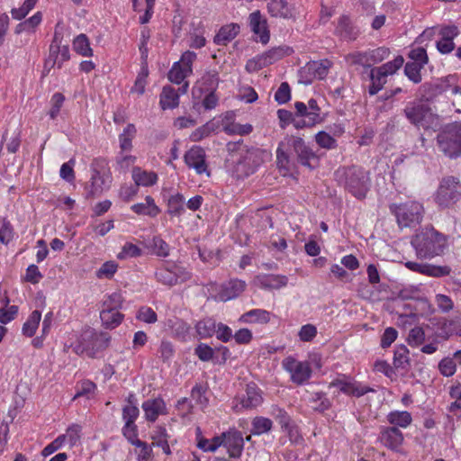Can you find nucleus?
<instances>
[{
	"label": "nucleus",
	"instance_id": "obj_1",
	"mask_svg": "<svg viewBox=\"0 0 461 461\" xmlns=\"http://www.w3.org/2000/svg\"><path fill=\"white\" fill-rule=\"evenodd\" d=\"M411 245L419 258H432L444 253L447 240L434 228H424L412 238Z\"/></svg>",
	"mask_w": 461,
	"mask_h": 461
},
{
	"label": "nucleus",
	"instance_id": "obj_2",
	"mask_svg": "<svg viewBox=\"0 0 461 461\" xmlns=\"http://www.w3.org/2000/svg\"><path fill=\"white\" fill-rule=\"evenodd\" d=\"M335 175L339 184L353 196L357 199L366 197L370 188V176L364 168L352 166L337 170Z\"/></svg>",
	"mask_w": 461,
	"mask_h": 461
},
{
	"label": "nucleus",
	"instance_id": "obj_3",
	"mask_svg": "<svg viewBox=\"0 0 461 461\" xmlns=\"http://www.w3.org/2000/svg\"><path fill=\"white\" fill-rule=\"evenodd\" d=\"M389 210L395 216L396 221L402 229L419 224L422 220L424 212L422 204L415 201L392 203L389 206Z\"/></svg>",
	"mask_w": 461,
	"mask_h": 461
},
{
	"label": "nucleus",
	"instance_id": "obj_4",
	"mask_svg": "<svg viewBox=\"0 0 461 461\" xmlns=\"http://www.w3.org/2000/svg\"><path fill=\"white\" fill-rule=\"evenodd\" d=\"M264 152L259 149L240 150L234 161L233 173L237 178H244L252 175L263 163Z\"/></svg>",
	"mask_w": 461,
	"mask_h": 461
},
{
	"label": "nucleus",
	"instance_id": "obj_5",
	"mask_svg": "<svg viewBox=\"0 0 461 461\" xmlns=\"http://www.w3.org/2000/svg\"><path fill=\"white\" fill-rule=\"evenodd\" d=\"M107 166L104 158H95L91 164L92 176L85 186L86 197L94 198L100 195L104 189L110 187L112 177L110 175L101 174V169Z\"/></svg>",
	"mask_w": 461,
	"mask_h": 461
},
{
	"label": "nucleus",
	"instance_id": "obj_6",
	"mask_svg": "<svg viewBox=\"0 0 461 461\" xmlns=\"http://www.w3.org/2000/svg\"><path fill=\"white\" fill-rule=\"evenodd\" d=\"M461 198V184L453 176L443 177L435 194V201L440 207H449Z\"/></svg>",
	"mask_w": 461,
	"mask_h": 461
},
{
	"label": "nucleus",
	"instance_id": "obj_7",
	"mask_svg": "<svg viewBox=\"0 0 461 461\" xmlns=\"http://www.w3.org/2000/svg\"><path fill=\"white\" fill-rule=\"evenodd\" d=\"M440 151L453 158L461 155V123L449 125L447 130L438 136Z\"/></svg>",
	"mask_w": 461,
	"mask_h": 461
},
{
	"label": "nucleus",
	"instance_id": "obj_8",
	"mask_svg": "<svg viewBox=\"0 0 461 461\" xmlns=\"http://www.w3.org/2000/svg\"><path fill=\"white\" fill-rule=\"evenodd\" d=\"M154 276L158 283L167 286H174L191 278L190 273L185 267L172 262L158 267Z\"/></svg>",
	"mask_w": 461,
	"mask_h": 461
},
{
	"label": "nucleus",
	"instance_id": "obj_9",
	"mask_svg": "<svg viewBox=\"0 0 461 461\" xmlns=\"http://www.w3.org/2000/svg\"><path fill=\"white\" fill-rule=\"evenodd\" d=\"M333 63L328 59L311 60L300 69L301 81L306 85L312 84L315 79H324Z\"/></svg>",
	"mask_w": 461,
	"mask_h": 461
},
{
	"label": "nucleus",
	"instance_id": "obj_10",
	"mask_svg": "<svg viewBox=\"0 0 461 461\" xmlns=\"http://www.w3.org/2000/svg\"><path fill=\"white\" fill-rule=\"evenodd\" d=\"M282 366L290 374L291 381L297 385L303 384L312 376V371L307 361H298L293 357H288L283 360Z\"/></svg>",
	"mask_w": 461,
	"mask_h": 461
},
{
	"label": "nucleus",
	"instance_id": "obj_11",
	"mask_svg": "<svg viewBox=\"0 0 461 461\" xmlns=\"http://www.w3.org/2000/svg\"><path fill=\"white\" fill-rule=\"evenodd\" d=\"M329 387H337L341 393L355 397H361L369 392L375 391L369 386L362 385L360 383L352 381L345 375H339L330 383Z\"/></svg>",
	"mask_w": 461,
	"mask_h": 461
},
{
	"label": "nucleus",
	"instance_id": "obj_12",
	"mask_svg": "<svg viewBox=\"0 0 461 461\" xmlns=\"http://www.w3.org/2000/svg\"><path fill=\"white\" fill-rule=\"evenodd\" d=\"M238 402L234 406L236 411L242 410H252L261 405L263 402L262 391L255 383H250L246 385L245 393L236 399Z\"/></svg>",
	"mask_w": 461,
	"mask_h": 461
},
{
	"label": "nucleus",
	"instance_id": "obj_13",
	"mask_svg": "<svg viewBox=\"0 0 461 461\" xmlns=\"http://www.w3.org/2000/svg\"><path fill=\"white\" fill-rule=\"evenodd\" d=\"M429 112L430 109L428 105L417 101L409 102L403 109L406 119L416 127L425 125Z\"/></svg>",
	"mask_w": 461,
	"mask_h": 461
},
{
	"label": "nucleus",
	"instance_id": "obj_14",
	"mask_svg": "<svg viewBox=\"0 0 461 461\" xmlns=\"http://www.w3.org/2000/svg\"><path fill=\"white\" fill-rule=\"evenodd\" d=\"M224 447L227 449L230 458H239L241 456L244 449V438L242 433L236 429H230L223 432Z\"/></svg>",
	"mask_w": 461,
	"mask_h": 461
},
{
	"label": "nucleus",
	"instance_id": "obj_15",
	"mask_svg": "<svg viewBox=\"0 0 461 461\" xmlns=\"http://www.w3.org/2000/svg\"><path fill=\"white\" fill-rule=\"evenodd\" d=\"M456 75H448L433 82L425 83L421 86L424 95L428 100L450 91L451 86L455 83Z\"/></svg>",
	"mask_w": 461,
	"mask_h": 461
},
{
	"label": "nucleus",
	"instance_id": "obj_16",
	"mask_svg": "<svg viewBox=\"0 0 461 461\" xmlns=\"http://www.w3.org/2000/svg\"><path fill=\"white\" fill-rule=\"evenodd\" d=\"M378 440L388 449L397 452L403 443V434L396 427H382Z\"/></svg>",
	"mask_w": 461,
	"mask_h": 461
},
{
	"label": "nucleus",
	"instance_id": "obj_17",
	"mask_svg": "<svg viewBox=\"0 0 461 461\" xmlns=\"http://www.w3.org/2000/svg\"><path fill=\"white\" fill-rule=\"evenodd\" d=\"M288 144L297 156L298 161L304 167L312 168V159H316L314 152L305 144L304 140L300 137H291Z\"/></svg>",
	"mask_w": 461,
	"mask_h": 461
},
{
	"label": "nucleus",
	"instance_id": "obj_18",
	"mask_svg": "<svg viewBox=\"0 0 461 461\" xmlns=\"http://www.w3.org/2000/svg\"><path fill=\"white\" fill-rule=\"evenodd\" d=\"M405 266L408 269L429 276L442 277L448 276L451 268L447 266H435L427 263L407 261Z\"/></svg>",
	"mask_w": 461,
	"mask_h": 461
},
{
	"label": "nucleus",
	"instance_id": "obj_19",
	"mask_svg": "<svg viewBox=\"0 0 461 461\" xmlns=\"http://www.w3.org/2000/svg\"><path fill=\"white\" fill-rule=\"evenodd\" d=\"M185 162L189 167L195 170L199 175L206 172L207 176H210L207 171V165L205 162V154L202 148L193 147L185 154Z\"/></svg>",
	"mask_w": 461,
	"mask_h": 461
},
{
	"label": "nucleus",
	"instance_id": "obj_20",
	"mask_svg": "<svg viewBox=\"0 0 461 461\" xmlns=\"http://www.w3.org/2000/svg\"><path fill=\"white\" fill-rule=\"evenodd\" d=\"M247 285L246 282L238 278L230 279L221 285L217 297L221 302H227L237 298L243 293Z\"/></svg>",
	"mask_w": 461,
	"mask_h": 461
},
{
	"label": "nucleus",
	"instance_id": "obj_21",
	"mask_svg": "<svg viewBox=\"0 0 461 461\" xmlns=\"http://www.w3.org/2000/svg\"><path fill=\"white\" fill-rule=\"evenodd\" d=\"M249 23L251 31L259 36L260 42L267 44L270 40V34L267 20L262 17L260 11L257 10L249 14Z\"/></svg>",
	"mask_w": 461,
	"mask_h": 461
},
{
	"label": "nucleus",
	"instance_id": "obj_22",
	"mask_svg": "<svg viewBox=\"0 0 461 461\" xmlns=\"http://www.w3.org/2000/svg\"><path fill=\"white\" fill-rule=\"evenodd\" d=\"M141 408L144 411L145 419L149 422L156 421L159 415L167 413L166 403L160 397L146 400L143 402Z\"/></svg>",
	"mask_w": 461,
	"mask_h": 461
},
{
	"label": "nucleus",
	"instance_id": "obj_23",
	"mask_svg": "<svg viewBox=\"0 0 461 461\" xmlns=\"http://www.w3.org/2000/svg\"><path fill=\"white\" fill-rule=\"evenodd\" d=\"M267 12L272 17L292 19L294 17V8L286 0H270L267 5Z\"/></svg>",
	"mask_w": 461,
	"mask_h": 461
},
{
	"label": "nucleus",
	"instance_id": "obj_24",
	"mask_svg": "<svg viewBox=\"0 0 461 461\" xmlns=\"http://www.w3.org/2000/svg\"><path fill=\"white\" fill-rule=\"evenodd\" d=\"M305 400L313 411L321 413L331 407V402L323 392H311L307 390Z\"/></svg>",
	"mask_w": 461,
	"mask_h": 461
},
{
	"label": "nucleus",
	"instance_id": "obj_25",
	"mask_svg": "<svg viewBox=\"0 0 461 461\" xmlns=\"http://www.w3.org/2000/svg\"><path fill=\"white\" fill-rule=\"evenodd\" d=\"M240 25L233 23L221 26L214 36L213 42L216 45L226 46L240 33Z\"/></svg>",
	"mask_w": 461,
	"mask_h": 461
},
{
	"label": "nucleus",
	"instance_id": "obj_26",
	"mask_svg": "<svg viewBox=\"0 0 461 461\" xmlns=\"http://www.w3.org/2000/svg\"><path fill=\"white\" fill-rule=\"evenodd\" d=\"M179 104V93L167 85L162 88L159 95V105L162 110L174 109Z\"/></svg>",
	"mask_w": 461,
	"mask_h": 461
},
{
	"label": "nucleus",
	"instance_id": "obj_27",
	"mask_svg": "<svg viewBox=\"0 0 461 461\" xmlns=\"http://www.w3.org/2000/svg\"><path fill=\"white\" fill-rule=\"evenodd\" d=\"M257 282L264 289H279L288 283V278L282 275H261L257 276Z\"/></svg>",
	"mask_w": 461,
	"mask_h": 461
},
{
	"label": "nucleus",
	"instance_id": "obj_28",
	"mask_svg": "<svg viewBox=\"0 0 461 461\" xmlns=\"http://www.w3.org/2000/svg\"><path fill=\"white\" fill-rule=\"evenodd\" d=\"M271 313L263 309H253L244 312L239 318L241 323H268Z\"/></svg>",
	"mask_w": 461,
	"mask_h": 461
},
{
	"label": "nucleus",
	"instance_id": "obj_29",
	"mask_svg": "<svg viewBox=\"0 0 461 461\" xmlns=\"http://www.w3.org/2000/svg\"><path fill=\"white\" fill-rule=\"evenodd\" d=\"M336 33L345 40L352 41L357 38L358 32L353 26L350 19L346 15H342L339 19Z\"/></svg>",
	"mask_w": 461,
	"mask_h": 461
},
{
	"label": "nucleus",
	"instance_id": "obj_30",
	"mask_svg": "<svg viewBox=\"0 0 461 461\" xmlns=\"http://www.w3.org/2000/svg\"><path fill=\"white\" fill-rule=\"evenodd\" d=\"M410 351L403 344L397 345L393 354V366L396 369L408 370L411 366Z\"/></svg>",
	"mask_w": 461,
	"mask_h": 461
},
{
	"label": "nucleus",
	"instance_id": "obj_31",
	"mask_svg": "<svg viewBox=\"0 0 461 461\" xmlns=\"http://www.w3.org/2000/svg\"><path fill=\"white\" fill-rule=\"evenodd\" d=\"M132 179L136 186H150L157 183L158 176L154 172H148L136 167L132 169Z\"/></svg>",
	"mask_w": 461,
	"mask_h": 461
},
{
	"label": "nucleus",
	"instance_id": "obj_32",
	"mask_svg": "<svg viewBox=\"0 0 461 461\" xmlns=\"http://www.w3.org/2000/svg\"><path fill=\"white\" fill-rule=\"evenodd\" d=\"M294 50L287 45H280L274 47L269 50L262 53L267 66L282 59L285 57L290 56Z\"/></svg>",
	"mask_w": 461,
	"mask_h": 461
},
{
	"label": "nucleus",
	"instance_id": "obj_33",
	"mask_svg": "<svg viewBox=\"0 0 461 461\" xmlns=\"http://www.w3.org/2000/svg\"><path fill=\"white\" fill-rule=\"evenodd\" d=\"M100 319L104 328L113 330L121 324L123 315L116 310L103 308L100 312Z\"/></svg>",
	"mask_w": 461,
	"mask_h": 461
},
{
	"label": "nucleus",
	"instance_id": "obj_34",
	"mask_svg": "<svg viewBox=\"0 0 461 461\" xmlns=\"http://www.w3.org/2000/svg\"><path fill=\"white\" fill-rule=\"evenodd\" d=\"M131 209L137 214L149 215L150 217H155L159 212V209L155 204L154 199L149 195L146 196L144 203H135L131 205Z\"/></svg>",
	"mask_w": 461,
	"mask_h": 461
},
{
	"label": "nucleus",
	"instance_id": "obj_35",
	"mask_svg": "<svg viewBox=\"0 0 461 461\" xmlns=\"http://www.w3.org/2000/svg\"><path fill=\"white\" fill-rule=\"evenodd\" d=\"M185 197L183 194L176 193L169 196L167 200V212L171 216H180L185 212Z\"/></svg>",
	"mask_w": 461,
	"mask_h": 461
},
{
	"label": "nucleus",
	"instance_id": "obj_36",
	"mask_svg": "<svg viewBox=\"0 0 461 461\" xmlns=\"http://www.w3.org/2000/svg\"><path fill=\"white\" fill-rule=\"evenodd\" d=\"M453 335L461 337V323L455 320L444 321L438 328V336L443 339H447Z\"/></svg>",
	"mask_w": 461,
	"mask_h": 461
},
{
	"label": "nucleus",
	"instance_id": "obj_37",
	"mask_svg": "<svg viewBox=\"0 0 461 461\" xmlns=\"http://www.w3.org/2000/svg\"><path fill=\"white\" fill-rule=\"evenodd\" d=\"M216 321L212 318H204L195 324V330L201 339L211 338L215 333Z\"/></svg>",
	"mask_w": 461,
	"mask_h": 461
},
{
	"label": "nucleus",
	"instance_id": "obj_38",
	"mask_svg": "<svg viewBox=\"0 0 461 461\" xmlns=\"http://www.w3.org/2000/svg\"><path fill=\"white\" fill-rule=\"evenodd\" d=\"M387 420L392 427L407 428L412 421L411 415L407 411H394L387 415Z\"/></svg>",
	"mask_w": 461,
	"mask_h": 461
},
{
	"label": "nucleus",
	"instance_id": "obj_39",
	"mask_svg": "<svg viewBox=\"0 0 461 461\" xmlns=\"http://www.w3.org/2000/svg\"><path fill=\"white\" fill-rule=\"evenodd\" d=\"M41 319V312L38 310L33 311L28 317L27 321L23 325V335L28 338H32L35 334L39 327Z\"/></svg>",
	"mask_w": 461,
	"mask_h": 461
},
{
	"label": "nucleus",
	"instance_id": "obj_40",
	"mask_svg": "<svg viewBox=\"0 0 461 461\" xmlns=\"http://www.w3.org/2000/svg\"><path fill=\"white\" fill-rule=\"evenodd\" d=\"M273 428V421L263 416H257L251 421V434L262 435L268 433Z\"/></svg>",
	"mask_w": 461,
	"mask_h": 461
},
{
	"label": "nucleus",
	"instance_id": "obj_41",
	"mask_svg": "<svg viewBox=\"0 0 461 461\" xmlns=\"http://www.w3.org/2000/svg\"><path fill=\"white\" fill-rule=\"evenodd\" d=\"M368 77L371 81L368 87V94L370 95H376L387 82V77L382 76L380 72L375 71V68L369 69Z\"/></svg>",
	"mask_w": 461,
	"mask_h": 461
},
{
	"label": "nucleus",
	"instance_id": "obj_42",
	"mask_svg": "<svg viewBox=\"0 0 461 461\" xmlns=\"http://www.w3.org/2000/svg\"><path fill=\"white\" fill-rule=\"evenodd\" d=\"M404 59L402 56H397L393 60L388 61L380 67L375 68V71L380 72L382 76L386 77L393 75L402 65Z\"/></svg>",
	"mask_w": 461,
	"mask_h": 461
},
{
	"label": "nucleus",
	"instance_id": "obj_43",
	"mask_svg": "<svg viewBox=\"0 0 461 461\" xmlns=\"http://www.w3.org/2000/svg\"><path fill=\"white\" fill-rule=\"evenodd\" d=\"M136 134V128L133 124H128L123 132L119 135L120 148L122 151L131 150L132 139Z\"/></svg>",
	"mask_w": 461,
	"mask_h": 461
},
{
	"label": "nucleus",
	"instance_id": "obj_44",
	"mask_svg": "<svg viewBox=\"0 0 461 461\" xmlns=\"http://www.w3.org/2000/svg\"><path fill=\"white\" fill-rule=\"evenodd\" d=\"M73 48L75 51L84 57H91L93 50L90 48V43L85 34H79L73 41Z\"/></svg>",
	"mask_w": 461,
	"mask_h": 461
},
{
	"label": "nucleus",
	"instance_id": "obj_45",
	"mask_svg": "<svg viewBox=\"0 0 461 461\" xmlns=\"http://www.w3.org/2000/svg\"><path fill=\"white\" fill-rule=\"evenodd\" d=\"M191 74V72H187L186 69L181 66V62H175L168 72V80L174 84L180 85L185 78Z\"/></svg>",
	"mask_w": 461,
	"mask_h": 461
},
{
	"label": "nucleus",
	"instance_id": "obj_46",
	"mask_svg": "<svg viewBox=\"0 0 461 461\" xmlns=\"http://www.w3.org/2000/svg\"><path fill=\"white\" fill-rule=\"evenodd\" d=\"M346 60L353 65H360L370 69L372 68V63L369 59L368 50L365 52L356 51L350 53L346 57Z\"/></svg>",
	"mask_w": 461,
	"mask_h": 461
},
{
	"label": "nucleus",
	"instance_id": "obj_47",
	"mask_svg": "<svg viewBox=\"0 0 461 461\" xmlns=\"http://www.w3.org/2000/svg\"><path fill=\"white\" fill-rule=\"evenodd\" d=\"M424 66L415 62H407L404 67V74L414 84H419L422 79L420 70Z\"/></svg>",
	"mask_w": 461,
	"mask_h": 461
},
{
	"label": "nucleus",
	"instance_id": "obj_48",
	"mask_svg": "<svg viewBox=\"0 0 461 461\" xmlns=\"http://www.w3.org/2000/svg\"><path fill=\"white\" fill-rule=\"evenodd\" d=\"M284 146L285 144L283 142L278 145L276 149V163L280 169H284L288 172L292 169L293 163L288 154L284 149Z\"/></svg>",
	"mask_w": 461,
	"mask_h": 461
},
{
	"label": "nucleus",
	"instance_id": "obj_49",
	"mask_svg": "<svg viewBox=\"0 0 461 461\" xmlns=\"http://www.w3.org/2000/svg\"><path fill=\"white\" fill-rule=\"evenodd\" d=\"M149 75V70L147 66H142L140 71L139 72L137 78L135 80L134 86L131 88V92L137 93L139 95H141L145 92V86L147 84V77Z\"/></svg>",
	"mask_w": 461,
	"mask_h": 461
},
{
	"label": "nucleus",
	"instance_id": "obj_50",
	"mask_svg": "<svg viewBox=\"0 0 461 461\" xmlns=\"http://www.w3.org/2000/svg\"><path fill=\"white\" fill-rule=\"evenodd\" d=\"M65 102V96L61 93H55L50 98V109L49 111V115L51 120H55L63 104Z\"/></svg>",
	"mask_w": 461,
	"mask_h": 461
},
{
	"label": "nucleus",
	"instance_id": "obj_51",
	"mask_svg": "<svg viewBox=\"0 0 461 461\" xmlns=\"http://www.w3.org/2000/svg\"><path fill=\"white\" fill-rule=\"evenodd\" d=\"M38 0H25L19 8H13L11 14L14 19L22 20L32 11L36 5Z\"/></svg>",
	"mask_w": 461,
	"mask_h": 461
},
{
	"label": "nucleus",
	"instance_id": "obj_52",
	"mask_svg": "<svg viewBox=\"0 0 461 461\" xmlns=\"http://www.w3.org/2000/svg\"><path fill=\"white\" fill-rule=\"evenodd\" d=\"M407 341L411 347H419L425 341V331L421 327L412 328L408 335Z\"/></svg>",
	"mask_w": 461,
	"mask_h": 461
},
{
	"label": "nucleus",
	"instance_id": "obj_53",
	"mask_svg": "<svg viewBox=\"0 0 461 461\" xmlns=\"http://www.w3.org/2000/svg\"><path fill=\"white\" fill-rule=\"evenodd\" d=\"M214 352L212 347L205 343H200L194 348V354L197 357L203 362H208L214 359Z\"/></svg>",
	"mask_w": 461,
	"mask_h": 461
},
{
	"label": "nucleus",
	"instance_id": "obj_54",
	"mask_svg": "<svg viewBox=\"0 0 461 461\" xmlns=\"http://www.w3.org/2000/svg\"><path fill=\"white\" fill-rule=\"evenodd\" d=\"M0 242L7 245L14 239V229L5 218L0 221Z\"/></svg>",
	"mask_w": 461,
	"mask_h": 461
},
{
	"label": "nucleus",
	"instance_id": "obj_55",
	"mask_svg": "<svg viewBox=\"0 0 461 461\" xmlns=\"http://www.w3.org/2000/svg\"><path fill=\"white\" fill-rule=\"evenodd\" d=\"M172 331L179 339L185 340L189 335L190 326L183 320H176L171 326Z\"/></svg>",
	"mask_w": 461,
	"mask_h": 461
},
{
	"label": "nucleus",
	"instance_id": "obj_56",
	"mask_svg": "<svg viewBox=\"0 0 461 461\" xmlns=\"http://www.w3.org/2000/svg\"><path fill=\"white\" fill-rule=\"evenodd\" d=\"M438 370L440 374L444 376H452L456 370V366L454 358L445 357L441 359L440 362L438 363Z\"/></svg>",
	"mask_w": 461,
	"mask_h": 461
},
{
	"label": "nucleus",
	"instance_id": "obj_57",
	"mask_svg": "<svg viewBox=\"0 0 461 461\" xmlns=\"http://www.w3.org/2000/svg\"><path fill=\"white\" fill-rule=\"evenodd\" d=\"M189 37V47L194 49H201L206 44V39L203 35V32L200 29H194L193 32L188 33Z\"/></svg>",
	"mask_w": 461,
	"mask_h": 461
},
{
	"label": "nucleus",
	"instance_id": "obj_58",
	"mask_svg": "<svg viewBox=\"0 0 461 461\" xmlns=\"http://www.w3.org/2000/svg\"><path fill=\"white\" fill-rule=\"evenodd\" d=\"M118 265L114 261H106L96 271L98 278H112L117 270Z\"/></svg>",
	"mask_w": 461,
	"mask_h": 461
},
{
	"label": "nucleus",
	"instance_id": "obj_59",
	"mask_svg": "<svg viewBox=\"0 0 461 461\" xmlns=\"http://www.w3.org/2000/svg\"><path fill=\"white\" fill-rule=\"evenodd\" d=\"M435 303L438 308V310L443 313H447L454 308V303L452 299L442 294H438L435 295Z\"/></svg>",
	"mask_w": 461,
	"mask_h": 461
},
{
	"label": "nucleus",
	"instance_id": "obj_60",
	"mask_svg": "<svg viewBox=\"0 0 461 461\" xmlns=\"http://www.w3.org/2000/svg\"><path fill=\"white\" fill-rule=\"evenodd\" d=\"M205 387L201 384H196L191 391V398L195 402V403L201 405L202 407H205L208 403V399L205 396Z\"/></svg>",
	"mask_w": 461,
	"mask_h": 461
},
{
	"label": "nucleus",
	"instance_id": "obj_61",
	"mask_svg": "<svg viewBox=\"0 0 461 461\" xmlns=\"http://www.w3.org/2000/svg\"><path fill=\"white\" fill-rule=\"evenodd\" d=\"M141 255V249L132 243L127 242L122 249V251L118 254L119 259H125L128 258H137Z\"/></svg>",
	"mask_w": 461,
	"mask_h": 461
},
{
	"label": "nucleus",
	"instance_id": "obj_62",
	"mask_svg": "<svg viewBox=\"0 0 461 461\" xmlns=\"http://www.w3.org/2000/svg\"><path fill=\"white\" fill-rule=\"evenodd\" d=\"M291 99V88L287 82H283L275 94V100L279 104H284Z\"/></svg>",
	"mask_w": 461,
	"mask_h": 461
},
{
	"label": "nucleus",
	"instance_id": "obj_63",
	"mask_svg": "<svg viewBox=\"0 0 461 461\" xmlns=\"http://www.w3.org/2000/svg\"><path fill=\"white\" fill-rule=\"evenodd\" d=\"M214 131L213 123L207 122L197 128L190 136L192 141H200L203 138L208 137Z\"/></svg>",
	"mask_w": 461,
	"mask_h": 461
},
{
	"label": "nucleus",
	"instance_id": "obj_64",
	"mask_svg": "<svg viewBox=\"0 0 461 461\" xmlns=\"http://www.w3.org/2000/svg\"><path fill=\"white\" fill-rule=\"evenodd\" d=\"M136 318L146 323H155L158 320L157 313L150 307L143 306L140 308Z\"/></svg>",
	"mask_w": 461,
	"mask_h": 461
}]
</instances>
